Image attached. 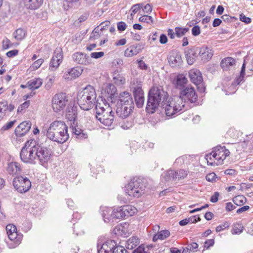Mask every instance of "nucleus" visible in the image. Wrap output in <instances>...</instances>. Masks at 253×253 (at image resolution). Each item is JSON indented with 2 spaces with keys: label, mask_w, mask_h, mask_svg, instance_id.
I'll use <instances>...</instances> for the list:
<instances>
[{
  "label": "nucleus",
  "mask_w": 253,
  "mask_h": 253,
  "mask_svg": "<svg viewBox=\"0 0 253 253\" xmlns=\"http://www.w3.org/2000/svg\"><path fill=\"white\" fill-rule=\"evenodd\" d=\"M112 253H127V252L124 247L118 246L114 248L112 251Z\"/></svg>",
  "instance_id": "nucleus-55"
},
{
  "label": "nucleus",
  "mask_w": 253,
  "mask_h": 253,
  "mask_svg": "<svg viewBox=\"0 0 253 253\" xmlns=\"http://www.w3.org/2000/svg\"><path fill=\"white\" fill-rule=\"evenodd\" d=\"M0 105H2L4 109H6V111L8 110L9 112L12 111L15 108V106L12 104H10L9 105H7L6 101H2L0 103Z\"/></svg>",
  "instance_id": "nucleus-51"
},
{
  "label": "nucleus",
  "mask_w": 253,
  "mask_h": 253,
  "mask_svg": "<svg viewBox=\"0 0 253 253\" xmlns=\"http://www.w3.org/2000/svg\"><path fill=\"white\" fill-rule=\"evenodd\" d=\"M123 206L117 207L113 210L112 214L113 218L121 219L125 218L124 214Z\"/></svg>",
  "instance_id": "nucleus-38"
},
{
  "label": "nucleus",
  "mask_w": 253,
  "mask_h": 253,
  "mask_svg": "<svg viewBox=\"0 0 253 253\" xmlns=\"http://www.w3.org/2000/svg\"><path fill=\"white\" fill-rule=\"evenodd\" d=\"M143 48V45L140 43L130 46L125 50V55L126 57H132L139 53Z\"/></svg>",
  "instance_id": "nucleus-24"
},
{
  "label": "nucleus",
  "mask_w": 253,
  "mask_h": 253,
  "mask_svg": "<svg viewBox=\"0 0 253 253\" xmlns=\"http://www.w3.org/2000/svg\"><path fill=\"white\" fill-rule=\"evenodd\" d=\"M30 101H27L24 102L23 104H22L20 106H19L17 108V112L21 113L23 110L27 108L30 105Z\"/></svg>",
  "instance_id": "nucleus-56"
},
{
  "label": "nucleus",
  "mask_w": 253,
  "mask_h": 253,
  "mask_svg": "<svg viewBox=\"0 0 253 253\" xmlns=\"http://www.w3.org/2000/svg\"><path fill=\"white\" fill-rule=\"evenodd\" d=\"M116 245L114 241H107L98 249V253H111Z\"/></svg>",
  "instance_id": "nucleus-25"
},
{
  "label": "nucleus",
  "mask_w": 253,
  "mask_h": 253,
  "mask_svg": "<svg viewBox=\"0 0 253 253\" xmlns=\"http://www.w3.org/2000/svg\"><path fill=\"white\" fill-rule=\"evenodd\" d=\"M96 118L97 120L99 117L104 115H109L110 113H113L112 108L106 101L101 99L99 102L97 100L95 106Z\"/></svg>",
  "instance_id": "nucleus-12"
},
{
  "label": "nucleus",
  "mask_w": 253,
  "mask_h": 253,
  "mask_svg": "<svg viewBox=\"0 0 253 253\" xmlns=\"http://www.w3.org/2000/svg\"><path fill=\"white\" fill-rule=\"evenodd\" d=\"M31 123L29 121H24L20 123L15 128V133L18 137L25 135L30 129Z\"/></svg>",
  "instance_id": "nucleus-20"
},
{
  "label": "nucleus",
  "mask_w": 253,
  "mask_h": 253,
  "mask_svg": "<svg viewBox=\"0 0 253 253\" xmlns=\"http://www.w3.org/2000/svg\"><path fill=\"white\" fill-rule=\"evenodd\" d=\"M52 151L46 146L36 145V161L38 160L42 165L46 164L50 160Z\"/></svg>",
  "instance_id": "nucleus-9"
},
{
  "label": "nucleus",
  "mask_w": 253,
  "mask_h": 253,
  "mask_svg": "<svg viewBox=\"0 0 253 253\" xmlns=\"http://www.w3.org/2000/svg\"><path fill=\"white\" fill-rule=\"evenodd\" d=\"M7 170L10 174H16L20 172V165L17 162H11L8 164Z\"/></svg>",
  "instance_id": "nucleus-30"
},
{
  "label": "nucleus",
  "mask_w": 253,
  "mask_h": 253,
  "mask_svg": "<svg viewBox=\"0 0 253 253\" xmlns=\"http://www.w3.org/2000/svg\"><path fill=\"white\" fill-rule=\"evenodd\" d=\"M230 153L229 151L225 146H218L214 147L213 150V155L217 160L216 166L223 164L224 160L229 156Z\"/></svg>",
  "instance_id": "nucleus-13"
},
{
  "label": "nucleus",
  "mask_w": 253,
  "mask_h": 253,
  "mask_svg": "<svg viewBox=\"0 0 253 253\" xmlns=\"http://www.w3.org/2000/svg\"><path fill=\"white\" fill-rule=\"evenodd\" d=\"M176 97L181 98L182 104H184V101H187L191 103L195 102L197 100V95L194 87L187 86L181 90L179 96Z\"/></svg>",
  "instance_id": "nucleus-11"
},
{
  "label": "nucleus",
  "mask_w": 253,
  "mask_h": 253,
  "mask_svg": "<svg viewBox=\"0 0 253 253\" xmlns=\"http://www.w3.org/2000/svg\"><path fill=\"white\" fill-rule=\"evenodd\" d=\"M191 81L195 84L200 85L203 82V77L201 72L197 69H192L189 73Z\"/></svg>",
  "instance_id": "nucleus-23"
},
{
  "label": "nucleus",
  "mask_w": 253,
  "mask_h": 253,
  "mask_svg": "<svg viewBox=\"0 0 253 253\" xmlns=\"http://www.w3.org/2000/svg\"><path fill=\"white\" fill-rule=\"evenodd\" d=\"M43 59L40 58L35 61L33 64L30 66V69L31 71H34L38 69L43 63Z\"/></svg>",
  "instance_id": "nucleus-50"
},
{
  "label": "nucleus",
  "mask_w": 253,
  "mask_h": 253,
  "mask_svg": "<svg viewBox=\"0 0 253 253\" xmlns=\"http://www.w3.org/2000/svg\"><path fill=\"white\" fill-rule=\"evenodd\" d=\"M238 226H234L233 228V234H239L241 233L243 230V226L241 225L238 224Z\"/></svg>",
  "instance_id": "nucleus-60"
},
{
  "label": "nucleus",
  "mask_w": 253,
  "mask_h": 253,
  "mask_svg": "<svg viewBox=\"0 0 253 253\" xmlns=\"http://www.w3.org/2000/svg\"><path fill=\"white\" fill-rule=\"evenodd\" d=\"M198 55H199V53L197 51V47L189 49L186 53V57L188 64L192 65L196 61Z\"/></svg>",
  "instance_id": "nucleus-26"
},
{
  "label": "nucleus",
  "mask_w": 253,
  "mask_h": 253,
  "mask_svg": "<svg viewBox=\"0 0 253 253\" xmlns=\"http://www.w3.org/2000/svg\"><path fill=\"white\" fill-rule=\"evenodd\" d=\"M68 102L66 94L61 92L55 94L52 99V107L55 112L63 111Z\"/></svg>",
  "instance_id": "nucleus-8"
},
{
  "label": "nucleus",
  "mask_w": 253,
  "mask_h": 253,
  "mask_svg": "<svg viewBox=\"0 0 253 253\" xmlns=\"http://www.w3.org/2000/svg\"><path fill=\"white\" fill-rule=\"evenodd\" d=\"M197 51L198 52L201 59L204 62L209 61L213 55L211 49L207 46L197 47Z\"/></svg>",
  "instance_id": "nucleus-22"
},
{
  "label": "nucleus",
  "mask_w": 253,
  "mask_h": 253,
  "mask_svg": "<svg viewBox=\"0 0 253 253\" xmlns=\"http://www.w3.org/2000/svg\"><path fill=\"white\" fill-rule=\"evenodd\" d=\"M87 19V16L86 15H82L80 16L77 20H76L74 23V25L76 27H79L81 25V24L85 21Z\"/></svg>",
  "instance_id": "nucleus-54"
},
{
  "label": "nucleus",
  "mask_w": 253,
  "mask_h": 253,
  "mask_svg": "<svg viewBox=\"0 0 253 253\" xmlns=\"http://www.w3.org/2000/svg\"><path fill=\"white\" fill-rule=\"evenodd\" d=\"M233 201L236 205L241 206L246 202V198L243 195H238L233 198Z\"/></svg>",
  "instance_id": "nucleus-44"
},
{
  "label": "nucleus",
  "mask_w": 253,
  "mask_h": 253,
  "mask_svg": "<svg viewBox=\"0 0 253 253\" xmlns=\"http://www.w3.org/2000/svg\"><path fill=\"white\" fill-rule=\"evenodd\" d=\"M139 21L141 22H146L148 24L153 23V18L148 15H143L139 18Z\"/></svg>",
  "instance_id": "nucleus-52"
},
{
  "label": "nucleus",
  "mask_w": 253,
  "mask_h": 253,
  "mask_svg": "<svg viewBox=\"0 0 253 253\" xmlns=\"http://www.w3.org/2000/svg\"><path fill=\"white\" fill-rule=\"evenodd\" d=\"M149 251L150 248L149 246L141 245L134 250L132 253H149Z\"/></svg>",
  "instance_id": "nucleus-46"
},
{
  "label": "nucleus",
  "mask_w": 253,
  "mask_h": 253,
  "mask_svg": "<svg viewBox=\"0 0 253 253\" xmlns=\"http://www.w3.org/2000/svg\"><path fill=\"white\" fill-rule=\"evenodd\" d=\"M20 158L25 163H36V145L34 140L27 141L20 152Z\"/></svg>",
  "instance_id": "nucleus-4"
},
{
  "label": "nucleus",
  "mask_w": 253,
  "mask_h": 253,
  "mask_svg": "<svg viewBox=\"0 0 253 253\" xmlns=\"http://www.w3.org/2000/svg\"><path fill=\"white\" fill-rule=\"evenodd\" d=\"M68 127L63 121H55L50 124L48 128L46 135L50 140L63 143L69 138L67 132Z\"/></svg>",
  "instance_id": "nucleus-1"
},
{
  "label": "nucleus",
  "mask_w": 253,
  "mask_h": 253,
  "mask_svg": "<svg viewBox=\"0 0 253 253\" xmlns=\"http://www.w3.org/2000/svg\"><path fill=\"white\" fill-rule=\"evenodd\" d=\"M142 7V4L140 3L133 5L131 8V10L132 11L131 15H132L133 14L136 13Z\"/></svg>",
  "instance_id": "nucleus-63"
},
{
  "label": "nucleus",
  "mask_w": 253,
  "mask_h": 253,
  "mask_svg": "<svg viewBox=\"0 0 253 253\" xmlns=\"http://www.w3.org/2000/svg\"><path fill=\"white\" fill-rule=\"evenodd\" d=\"M174 170L169 169L164 172L161 175V179L164 182H168L169 181H174Z\"/></svg>",
  "instance_id": "nucleus-37"
},
{
  "label": "nucleus",
  "mask_w": 253,
  "mask_h": 253,
  "mask_svg": "<svg viewBox=\"0 0 253 253\" xmlns=\"http://www.w3.org/2000/svg\"><path fill=\"white\" fill-rule=\"evenodd\" d=\"M104 55V53L103 52H92L90 54V58H93L95 59H98L102 57Z\"/></svg>",
  "instance_id": "nucleus-62"
},
{
  "label": "nucleus",
  "mask_w": 253,
  "mask_h": 253,
  "mask_svg": "<svg viewBox=\"0 0 253 253\" xmlns=\"http://www.w3.org/2000/svg\"><path fill=\"white\" fill-rule=\"evenodd\" d=\"M74 233L76 234L77 236L81 235L84 234V231L82 229L81 225H74Z\"/></svg>",
  "instance_id": "nucleus-53"
},
{
  "label": "nucleus",
  "mask_w": 253,
  "mask_h": 253,
  "mask_svg": "<svg viewBox=\"0 0 253 253\" xmlns=\"http://www.w3.org/2000/svg\"><path fill=\"white\" fill-rule=\"evenodd\" d=\"M124 214L125 218L134 215L137 211L134 206L131 205H125L123 206Z\"/></svg>",
  "instance_id": "nucleus-35"
},
{
  "label": "nucleus",
  "mask_w": 253,
  "mask_h": 253,
  "mask_svg": "<svg viewBox=\"0 0 253 253\" xmlns=\"http://www.w3.org/2000/svg\"><path fill=\"white\" fill-rule=\"evenodd\" d=\"M42 84V81L40 78H35L30 80L27 84V86L32 90L39 88Z\"/></svg>",
  "instance_id": "nucleus-33"
},
{
  "label": "nucleus",
  "mask_w": 253,
  "mask_h": 253,
  "mask_svg": "<svg viewBox=\"0 0 253 253\" xmlns=\"http://www.w3.org/2000/svg\"><path fill=\"white\" fill-rule=\"evenodd\" d=\"M169 235L170 232H169V230H162L160 232H159L157 234H155L153 238V241L154 242H155L158 239L163 240L169 237Z\"/></svg>",
  "instance_id": "nucleus-41"
},
{
  "label": "nucleus",
  "mask_w": 253,
  "mask_h": 253,
  "mask_svg": "<svg viewBox=\"0 0 253 253\" xmlns=\"http://www.w3.org/2000/svg\"><path fill=\"white\" fill-rule=\"evenodd\" d=\"M110 24V22L108 21H106L101 23L99 26V31H103V30L106 29V28L108 27Z\"/></svg>",
  "instance_id": "nucleus-64"
},
{
  "label": "nucleus",
  "mask_w": 253,
  "mask_h": 253,
  "mask_svg": "<svg viewBox=\"0 0 253 253\" xmlns=\"http://www.w3.org/2000/svg\"><path fill=\"white\" fill-rule=\"evenodd\" d=\"M83 69L80 66L68 69L63 76L65 80H70L72 79L79 77L83 73Z\"/></svg>",
  "instance_id": "nucleus-19"
},
{
  "label": "nucleus",
  "mask_w": 253,
  "mask_h": 253,
  "mask_svg": "<svg viewBox=\"0 0 253 253\" xmlns=\"http://www.w3.org/2000/svg\"><path fill=\"white\" fill-rule=\"evenodd\" d=\"M115 113L109 114V115L102 116L99 117L98 120L101 124L107 126H112L114 120Z\"/></svg>",
  "instance_id": "nucleus-27"
},
{
  "label": "nucleus",
  "mask_w": 253,
  "mask_h": 253,
  "mask_svg": "<svg viewBox=\"0 0 253 253\" xmlns=\"http://www.w3.org/2000/svg\"><path fill=\"white\" fill-rule=\"evenodd\" d=\"M188 30V28L176 27L175 28V33L177 37L180 38L184 36Z\"/></svg>",
  "instance_id": "nucleus-47"
},
{
  "label": "nucleus",
  "mask_w": 253,
  "mask_h": 253,
  "mask_svg": "<svg viewBox=\"0 0 253 253\" xmlns=\"http://www.w3.org/2000/svg\"><path fill=\"white\" fill-rule=\"evenodd\" d=\"M63 55L61 48H56L50 62L49 69L52 71L56 69L61 63Z\"/></svg>",
  "instance_id": "nucleus-15"
},
{
  "label": "nucleus",
  "mask_w": 253,
  "mask_h": 253,
  "mask_svg": "<svg viewBox=\"0 0 253 253\" xmlns=\"http://www.w3.org/2000/svg\"><path fill=\"white\" fill-rule=\"evenodd\" d=\"M77 101L81 108L84 110H89L96 106L97 101L94 88L91 85L87 86L78 93Z\"/></svg>",
  "instance_id": "nucleus-3"
},
{
  "label": "nucleus",
  "mask_w": 253,
  "mask_h": 253,
  "mask_svg": "<svg viewBox=\"0 0 253 253\" xmlns=\"http://www.w3.org/2000/svg\"><path fill=\"white\" fill-rule=\"evenodd\" d=\"M13 35L16 40L21 41L25 37L26 32L23 29L19 28L14 32Z\"/></svg>",
  "instance_id": "nucleus-42"
},
{
  "label": "nucleus",
  "mask_w": 253,
  "mask_h": 253,
  "mask_svg": "<svg viewBox=\"0 0 253 253\" xmlns=\"http://www.w3.org/2000/svg\"><path fill=\"white\" fill-rule=\"evenodd\" d=\"M16 121H11L4 125L1 128V130L4 131L10 129L14 125Z\"/></svg>",
  "instance_id": "nucleus-59"
},
{
  "label": "nucleus",
  "mask_w": 253,
  "mask_h": 253,
  "mask_svg": "<svg viewBox=\"0 0 253 253\" xmlns=\"http://www.w3.org/2000/svg\"><path fill=\"white\" fill-rule=\"evenodd\" d=\"M69 108H68L66 114V117L71 121H73V123L75 121L76 118L77 117L76 111L74 108H72V112H70Z\"/></svg>",
  "instance_id": "nucleus-49"
},
{
  "label": "nucleus",
  "mask_w": 253,
  "mask_h": 253,
  "mask_svg": "<svg viewBox=\"0 0 253 253\" xmlns=\"http://www.w3.org/2000/svg\"><path fill=\"white\" fill-rule=\"evenodd\" d=\"M168 61L172 67L180 66L182 64V60L180 53L175 50L171 51L168 57Z\"/></svg>",
  "instance_id": "nucleus-17"
},
{
  "label": "nucleus",
  "mask_w": 253,
  "mask_h": 253,
  "mask_svg": "<svg viewBox=\"0 0 253 253\" xmlns=\"http://www.w3.org/2000/svg\"><path fill=\"white\" fill-rule=\"evenodd\" d=\"M74 61L79 64L88 65L91 63V59L86 54L83 52H76L73 54Z\"/></svg>",
  "instance_id": "nucleus-16"
},
{
  "label": "nucleus",
  "mask_w": 253,
  "mask_h": 253,
  "mask_svg": "<svg viewBox=\"0 0 253 253\" xmlns=\"http://www.w3.org/2000/svg\"><path fill=\"white\" fill-rule=\"evenodd\" d=\"M169 97L167 92L163 89L156 87L151 89L149 91L147 105L146 111L150 113H153L158 108L160 104L163 105Z\"/></svg>",
  "instance_id": "nucleus-2"
},
{
  "label": "nucleus",
  "mask_w": 253,
  "mask_h": 253,
  "mask_svg": "<svg viewBox=\"0 0 253 253\" xmlns=\"http://www.w3.org/2000/svg\"><path fill=\"white\" fill-rule=\"evenodd\" d=\"M116 107V113L119 117L122 118H126L128 117L134 108L131 106H127L118 104H117Z\"/></svg>",
  "instance_id": "nucleus-21"
},
{
  "label": "nucleus",
  "mask_w": 253,
  "mask_h": 253,
  "mask_svg": "<svg viewBox=\"0 0 253 253\" xmlns=\"http://www.w3.org/2000/svg\"><path fill=\"white\" fill-rule=\"evenodd\" d=\"M139 239L137 237H131L129 238L126 244L127 249L132 250L139 244Z\"/></svg>",
  "instance_id": "nucleus-36"
},
{
  "label": "nucleus",
  "mask_w": 253,
  "mask_h": 253,
  "mask_svg": "<svg viewBox=\"0 0 253 253\" xmlns=\"http://www.w3.org/2000/svg\"><path fill=\"white\" fill-rule=\"evenodd\" d=\"M205 159L207 161L209 165L216 166V162H217V160L216 157H214V156L213 155V150L211 153L206 155Z\"/></svg>",
  "instance_id": "nucleus-43"
},
{
  "label": "nucleus",
  "mask_w": 253,
  "mask_h": 253,
  "mask_svg": "<svg viewBox=\"0 0 253 253\" xmlns=\"http://www.w3.org/2000/svg\"><path fill=\"white\" fill-rule=\"evenodd\" d=\"M25 6L32 10L38 9L42 4L43 0H24Z\"/></svg>",
  "instance_id": "nucleus-29"
},
{
  "label": "nucleus",
  "mask_w": 253,
  "mask_h": 253,
  "mask_svg": "<svg viewBox=\"0 0 253 253\" xmlns=\"http://www.w3.org/2000/svg\"><path fill=\"white\" fill-rule=\"evenodd\" d=\"M245 68H246V63L245 61H244V62L242 65L241 72H240V76L236 79V84H239L243 80L244 78V76L245 74Z\"/></svg>",
  "instance_id": "nucleus-48"
},
{
  "label": "nucleus",
  "mask_w": 253,
  "mask_h": 253,
  "mask_svg": "<svg viewBox=\"0 0 253 253\" xmlns=\"http://www.w3.org/2000/svg\"><path fill=\"white\" fill-rule=\"evenodd\" d=\"M100 36V35L99 34V27H96L92 31V33L90 35V38L93 39H96Z\"/></svg>",
  "instance_id": "nucleus-58"
},
{
  "label": "nucleus",
  "mask_w": 253,
  "mask_h": 253,
  "mask_svg": "<svg viewBox=\"0 0 253 253\" xmlns=\"http://www.w3.org/2000/svg\"><path fill=\"white\" fill-rule=\"evenodd\" d=\"M174 181H177L185 178L187 176L188 171L183 169H181L176 171L174 170Z\"/></svg>",
  "instance_id": "nucleus-40"
},
{
  "label": "nucleus",
  "mask_w": 253,
  "mask_h": 253,
  "mask_svg": "<svg viewBox=\"0 0 253 253\" xmlns=\"http://www.w3.org/2000/svg\"><path fill=\"white\" fill-rule=\"evenodd\" d=\"M229 226V224L228 222H226L224 223L223 224L220 225L219 226H217L216 228V231L217 232H220L225 229L228 228Z\"/></svg>",
  "instance_id": "nucleus-61"
},
{
  "label": "nucleus",
  "mask_w": 253,
  "mask_h": 253,
  "mask_svg": "<svg viewBox=\"0 0 253 253\" xmlns=\"http://www.w3.org/2000/svg\"><path fill=\"white\" fill-rule=\"evenodd\" d=\"M133 126V122L132 121H124L121 124V127L124 129H127Z\"/></svg>",
  "instance_id": "nucleus-57"
},
{
  "label": "nucleus",
  "mask_w": 253,
  "mask_h": 253,
  "mask_svg": "<svg viewBox=\"0 0 253 253\" xmlns=\"http://www.w3.org/2000/svg\"><path fill=\"white\" fill-rule=\"evenodd\" d=\"M112 211L113 210L110 208L106 207H101V215L105 222H109L113 219L112 214Z\"/></svg>",
  "instance_id": "nucleus-28"
},
{
  "label": "nucleus",
  "mask_w": 253,
  "mask_h": 253,
  "mask_svg": "<svg viewBox=\"0 0 253 253\" xmlns=\"http://www.w3.org/2000/svg\"><path fill=\"white\" fill-rule=\"evenodd\" d=\"M73 133L76 135L80 138H86L87 137V135L86 133L84 132V130L80 128L78 126H72L71 127Z\"/></svg>",
  "instance_id": "nucleus-39"
},
{
  "label": "nucleus",
  "mask_w": 253,
  "mask_h": 253,
  "mask_svg": "<svg viewBox=\"0 0 253 253\" xmlns=\"http://www.w3.org/2000/svg\"><path fill=\"white\" fill-rule=\"evenodd\" d=\"M55 77L54 75H49L47 76L46 79V83L45 84V88L46 90H49L51 88L54 81Z\"/></svg>",
  "instance_id": "nucleus-45"
},
{
  "label": "nucleus",
  "mask_w": 253,
  "mask_h": 253,
  "mask_svg": "<svg viewBox=\"0 0 253 253\" xmlns=\"http://www.w3.org/2000/svg\"><path fill=\"white\" fill-rule=\"evenodd\" d=\"M142 82L138 79H134L131 84L133 96L136 106L141 108L144 104V91L142 89Z\"/></svg>",
  "instance_id": "nucleus-7"
},
{
  "label": "nucleus",
  "mask_w": 253,
  "mask_h": 253,
  "mask_svg": "<svg viewBox=\"0 0 253 253\" xmlns=\"http://www.w3.org/2000/svg\"><path fill=\"white\" fill-rule=\"evenodd\" d=\"M14 187L20 193H24L28 191L31 187V182L30 180L22 176H19L13 180Z\"/></svg>",
  "instance_id": "nucleus-10"
},
{
  "label": "nucleus",
  "mask_w": 253,
  "mask_h": 253,
  "mask_svg": "<svg viewBox=\"0 0 253 253\" xmlns=\"http://www.w3.org/2000/svg\"><path fill=\"white\" fill-rule=\"evenodd\" d=\"M113 79L114 83L117 85H123L126 83L125 78L118 71H115L113 73Z\"/></svg>",
  "instance_id": "nucleus-34"
},
{
  "label": "nucleus",
  "mask_w": 253,
  "mask_h": 253,
  "mask_svg": "<svg viewBox=\"0 0 253 253\" xmlns=\"http://www.w3.org/2000/svg\"><path fill=\"white\" fill-rule=\"evenodd\" d=\"M162 106L166 116L171 117L182 110L184 104H182L181 98L174 96L171 98H168L164 102Z\"/></svg>",
  "instance_id": "nucleus-6"
},
{
  "label": "nucleus",
  "mask_w": 253,
  "mask_h": 253,
  "mask_svg": "<svg viewBox=\"0 0 253 253\" xmlns=\"http://www.w3.org/2000/svg\"><path fill=\"white\" fill-rule=\"evenodd\" d=\"M117 104L134 107L132 97L131 94L126 91L121 92L120 94Z\"/></svg>",
  "instance_id": "nucleus-18"
},
{
  "label": "nucleus",
  "mask_w": 253,
  "mask_h": 253,
  "mask_svg": "<svg viewBox=\"0 0 253 253\" xmlns=\"http://www.w3.org/2000/svg\"><path fill=\"white\" fill-rule=\"evenodd\" d=\"M6 231L9 240L14 241L16 245L20 244L22 239L23 235L18 233L17 228L15 225L8 224L6 226Z\"/></svg>",
  "instance_id": "nucleus-14"
},
{
  "label": "nucleus",
  "mask_w": 253,
  "mask_h": 253,
  "mask_svg": "<svg viewBox=\"0 0 253 253\" xmlns=\"http://www.w3.org/2000/svg\"><path fill=\"white\" fill-rule=\"evenodd\" d=\"M187 79L185 76L182 74H179L177 76L176 78V87L181 90L186 87L185 85L187 84Z\"/></svg>",
  "instance_id": "nucleus-32"
},
{
  "label": "nucleus",
  "mask_w": 253,
  "mask_h": 253,
  "mask_svg": "<svg viewBox=\"0 0 253 253\" xmlns=\"http://www.w3.org/2000/svg\"><path fill=\"white\" fill-rule=\"evenodd\" d=\"M144 181L138 177L131 179L125 187V191L129 196L138 198L144 193Z\"/></svg>",
  "instance_id": "nucleus-5"
},
{
  "label": "nucleus",
  "mask_w": 253,
  "mask_h": 253,
  "mask_svg": "<svg viewBox=\"0 0 253 253\" xmlns=\"http://www.w3.org/2000/svg\"><path fill=\"white\" fill-rule=\"evenodd\" d=\"M236 63L235 59L232 57L225 58L221 60L220 66L223 70H227Z\"/></svg>",
  "instance_id": "nucleus-31"
}]
</instances>
